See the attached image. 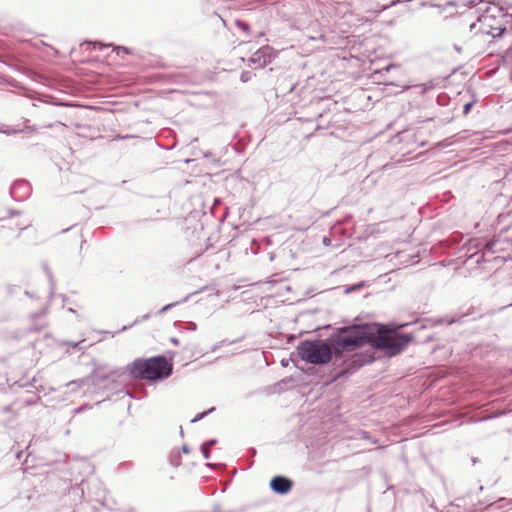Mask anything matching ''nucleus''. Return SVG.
Masks as SVG:
<instances>
[{
  "label": "nucleus",
  "instance_id": "f257e3e1",
  "mask_svg": "<svg viewBox=\"0 0 512 512\" xmlns=\"http://www.w3.org/2000/svg\"><path fill=\"white\" fill-rule=\"evenodd\" d=\"M411 341V335L400 333L396 328L385 325L376 328L353 327L338 336L334 349L336 353H344L369 344L376 349L385 351L389 356H395Z\"/></svg>",
  "mask_w": 512,
  "mask_h": 512
},
{
  "label": "nucleus",
  "instance_id": "f03ea898",
  "mask_svg": "<svg viewBox=\"0 0 512 512\" xmlns=\"http://www.w3.org/2000/svg\"><path fill=\"white\" fill-rule=\"evenodd\" d=\"M129 371L136 378L160 380L172 374V365L164 356H155L148 359L134 360L129 367Z\"/></svg>",
  "mask_w": 512,
  "mask_h": 512
},
{
  "label": "nucleus",
  "instance_id": "7ed1b4c3",
  "mask_svg": "<svg viewBox=\"0 0 512 512\" xmlns=\"http://www.w3.org/2000/svg\"><path fill=\"white\" fill-rule=\"evenodd\" d=\"M337 340L338 338L334 340L332 346L320 340L302 342L298 347V354L303 360L312 364L327 363L331 360L333 352L336 355L341 354L336 353L334 349Z\"/></svg>",
  "mask_w": 512,
  "mask_h": 512
},
{
  "label": "nucleus",
  "instance_id": "20e7f679",
  "mask_svg": "<svg viewBox=\"0 0 512 512\" xmlns=\"http://www.w3.org/2000/svg\"><path fill=\"white\" fill-rule=\"evenodd\" d=\"M292 485V481L283 476H276L270 482V486L273 491L279 494L288 493L292 489Z\"/></svg>",
  "mask_w": 512,
  "mask_h": 512
},
{
  "label": "nucleus",
  "instance_id": "39448f33",
  "mask_svg": "<svg viewBox=\"0 0 512 512\" xmlns=\"http://www.w3.org/2000/svg\"><path fill=\"white\" fill-rule=\"evenodd\" d=\"M101 504L109 510H117L119 508L117 502L110 495H105Z\"/></svg>",
  "mask_w": 512,
  "mask_h": 512
},
{
  "label": "nucleus",
  "instance_id": "423d86ee",
  "mask_svg": "<svg viewBox=\"0 0 512 512\" xmlns=\"http://www.w3.org/2000/svg\"><path fill=\"white\" fill-rule=\"evenodd\" d=\"M30 131L31 133H34L36 132V128L35 126H26L24 129H7V130H1L0 129V133H3V134H6V135H11V134H17V133H21L23 131Z\"/></svg>",
  "mask_w": 512,
  "mask_h": 512
},
{
  "label": "nucleus",
  "instance_id": "0eeeda50",
  "mask_svg": "<svg viewBox=\"0 0 512 512\" xmlns=\"http://www.w3.org/2000/svg\"><path fill=\"white\" fill-rule=\"evenodd\" d=\"M214 410H215V408H211V409H209L208 411H205V412L199 413L198 415H196V416H195V418H193V419L191 420V422H193V423H194V422H197V421L201 420L202 418H204L206 415H208L209 413H211V412H212V411H214Z\"/></svg>",
  "mask_w": 512,
  "mask_h": 512
},
{
  "label": "nucleus",
  "instance_id": "6e6552de",
  "mask_svg": "<svg viewBox=\"0 0 512 512\" xmlns=\"http://www.w3.org/2000/svg\"><path fill=\"white\" fill-rule=\"evenodd\" d=\"M251 78H252V72L244 71V72L241 73L240 79H241L242 82H244V83L248 82V81L251 80Z\"/></svg>",
  "mask_w": 512,
  "mask_h": 512
},
{
  "label": "nucleus",
  "instance_id": "1a4fd4ad",
  "mask_svg": "<svg viewBox=\"0 0 512 512\" xmlns=\"http://www.w3.org/2000/svg\"><path fill=\"white\" fill-rule=\"evenodd\" d=\"M179 303L180 302H174V303H170V304L165 305L164 307H162L159 310V314H163V313L167 312L168 310H170L172 307L176 306Z\"/></svg>",
  "mask_w": 512,
  "mask_h": 512
},
{
  "label": "nucleus",
  "instance_id": "9d476101",
  "mask_svg": "<svg viewBox=\"0 0 512 512\" xmlns=\"http://www.w3.org/2000/svg\"><path fill=\"white\" fill-rule=\"evenodd\" d=\"M170 461L171 464L175 467H178L181 464V458L179 455L173 456Z\"/></svg>",
  "mask_w": 512,
  "mask_h": 512
},
{
  "label": "nucleus",
  "instance_id": "9b49d317",
  "mask_svg": "<svg viewBox=\"0 0 512 512\" xmlns=\"http://www.w3.org/2000/svg\"><path fill=\"white\" fill-rule=\"evenodd\" d=\"M201 452L205 459H208L210 457L209 448H207V445H201Z\"/></svg>",
  "mask_w": 512,
  "mask_h": 512
},
{
  "label": "nucleus",
  "instance_id": "f8f14e48",
  "mask_svg": "<svg viewBox=\"0 0 512 512\" xmlns=\"http://www.w3.org/2000/svg\"><path fill=\"white\" fill-rule=\"evenodd\" d=\"M114 50L117 52V54H119L120 51H122V52H124L126 54L130 53L129 49L126 48V47H123V46H115Z\"/></svg>",
  "mask_w": 512,
  "mask_h": 512
},
{
  "label": "nucleus",
  "instance_id": "ddd939ff",
  "mask_svg": "<svg viewBox=\"0 0 512 512\" xmlns=\"http://www.w3.org/2000/svg\"><path fill=\"white\" fill-rule=\"evenodd\" d=\"M472 106H473V103H472V102H468V103H466V104L464 105L463 114H464V115H467V114L470 112V110H471Z\"/></svg>",
  "mask_w": 512,
  "mask_h": 512
},
{
  "label": "nucleus",
  "instance_id": "4468645a",
  "mask_svg": "<svg viewBox=\"0 0 512 512\" xmlns=\"http://www.w3.org/2000/svg\"><path fill=\"white\" fill-rule=\"evenodd\" d=\"M88 45H93V49H96L97 46H99L100 48L101 47H106V46H111V44H108V45H105V44H102V43H99V42H87Z\"/></svg>",
  "mask_w": 512,
  "mask_h": 512
},
{
  "label": "nucleus",
  "instance_id": "2eb2a0df",
  "mask_svg": "<svg viewBox=\"0 0 512 512\" xmlns=\"http://www.w3.org/2000/svg\"><path fill=\"white\" fill-rule=\"evenodd\" d=\"M217 443V440L211 439L206 442H204L202 445H207V448H210L211 446L215 445Z\"/></svg>",
  "mask_w": 512,
  "mask_h": 512
},
{
  "label": "nucleus",
  "instance_id": "dca6fc26",
  "mask_svg": "<svg viewBox=\"0 0 512 512\" xmlns=\"http://www.w3.org/2000/svg\"><path fill=\"white\" fill-rule=\"evenodd\" d=\"M181 449H182L183 453H185V454L189 453V448L187 445H183Z\"/></svg>",
  "mask_w": 512,
  "mask_h": 512
},
{
  "label": "nucleus",
  "instance_id": "f3484780",
  "mask_svg": "<svg viewBox=\"0 0 512 512\" xmlns=\"http://www.w3.org/2000/svg\"><path fill=\"white\" fill-rule=\"evenodd\" d=\"M9 214H10V216L12 217V216H14V215H18V214H19V212H18V211H14V210H10V211H9Z\"/></svg>",
  "mask_w": 512,
  "mask_h": 512
},
{
  "label": "nucleus",
  "instance_id": "a211bd4d",
  "mask_svg": "<svg viewBox=\"0 0 512 512\" xmlns=\"http://www.w3.org/2000/svg\"><path fill=\"white\" fill-rule=\"evenodd\" d=\"M252 299H254V295L253 294L251 296L244 297L242 300L243 301H247V300H252Z\"/></svg>",
  "mask_w": 512,
  "mask_h": 512
},
{
  "label": "nucleus",
  "instance_id": "6ab92c4d",
  "mask_svg": "<svg viewBox=\"0 0 512 512\" xmlns=\"http://www.w3.org/2000/svg\"><path fill=\"white\" fill-rule=\"evenodd\" d=\"M68 344H69L70 346H72V347H75V348L79 345V343H78V342H75V343H74V342H70V343H68Z\"/></svg>",
  "mask_w": 512,
  "mask_h": 512
},
{
  "label": "nucleus",
  "instance_id": "aec40b11",
  "mask_svg": "<svg viewBox=\"0 0 512 512\" xmlns=\"http://www.w3.org/2000/svg\"><path fill=\"white\" fill-rule=\"evenodd\" d=\"M171 341L175 344V345H178L179 341L178 339L176 338H172Z\"/></svg>",
  "mask_w": 512,
  "mask_h": 512
},
{
  "label": "nucleus",
  "instance_id": "412c9836",
  "mask_svg": "<svg viewBox=\"0 0 512 512\" xmlns=\"http://www.w3.org/2000/svg\"><path fill=\"white\" fill-rule=\"evenodd\" d=\"M131 326H132V325H130V326H123V327H122V329H121L120 331H125V330H127V329H128V327H131Z\"/></svg>",
  "mask_w": 512,
  "mask_h": 512
},
{
  "label": "nucleus",
  "instance_id": "4be33fe9",
  "mask_svg": "<svg viewBox=\"0 0 512 512\" xmlns=\"http://www.w3.org/2000/svg\"><path fill=\"white\" fill-rule=\"evenodd\" d=\"M220 345H215L213 348H212V351L214 352Z\"/></svg>",
  "mask_w": 512,
  "mask_h": 512
},
{
  "label": "nucleus",
  "instance_id": "5701e85b",
  "mask_svg": "<svg viewBox=\"0 0 512 512\" xmlns=\"http://www.w3.org/2000/svg\"><path fill=\"white\" fill-rule=\"evenodd\" d=\"M250 292H251V290H249V291H243V292H242V294H243V295H246V294H248V293H250Z\"/></svg>",
  "mask_w": 512,
  "mask_h": 512
},
{
  "label": "nucleus",
  "instance_id": "b1692460",
  "mask_svg": "<svg viewBox=\"0 0 512 512\" xmlns=\"http://www.w3.org/2000/svg\"><path fill=\"white\" fill-rule=\"evenodd\" d=\"M189 296H186L185 298H183V300L181 302H186L188 300Z\"/></svg>",
  "mask_w": 512,
  "mask_h": 512
},
{
  "label": "nucleus",
  "instance_id": "393cba45",
  "mask_svg": "<svg viewBox=\"0 0 512 512\" xmlns=\"http://www.w3.org/2000/svg\"><path fill=\"white\" fill-rule=\"evenodd\" d=\"M148 318H149V315H144L142 319L147 320Z\"/></svg>",
  "mask_w": 512,
  "mask_h": 512
},
{
  "label": "nucleus",
  "instance_id": "a878e982",
  "mask_svg": "<svg viewBox=\"0 0 512 512\" xmlns=\"http://www.w3.org/2000/svg\"><path fill=\"white\" fill-rule=\"evenodd\" d=\"M249 62H253L254 63L255 62L254 58L253 57L249 58Z\"/></svg>",
  "mask_w": 512,
  "mask_h": 512
},
{
  "label": "nucleus",
  "instance_id": "bb28decb",
  "mask_svg": "<svg viewBox=\"0 0 512 512\" xmlns=\"http://www.w3.org/2000/svg\"><path fill=\"white\" fill-rule=\"evenodd\" d=\"M251 243H252V244H255V243H256V239H255V238H253V239L251 240Z\"/></svg>",
  "mask_w": 512,
  "mask_h": 512
},
{
  "label": "nucleus",
  "instance_id": "cd10ccee",
  "mask_svg": "<svg viewBox=\"0 0 512 512\" xmlns=\"http://www.w3.org/2000/svg\"><path fill=\"white\" fill-rule=\"evenodd\" d=\"M69 311L72 312V313L75 312L73 308H69Z\"/></svg>",
  "mask_w": 512,
  "mask_h": 512
},
{
  "label": "nucleus",
  "instance_id": "c85d7f7f",
  "mask_svg": "<svg viewBox=\"0 0 512 512\" xmlns=\"http://www.w3.org/2000/svg\"><path fill=\"white\" fill-rule=\"evenodd\" d=\"M81 410H82V407L78 408V409L76 410V412H81Z\"/></svg>",
  "mask_w": 512,
  "mask_h": 512
}]
</instances>
